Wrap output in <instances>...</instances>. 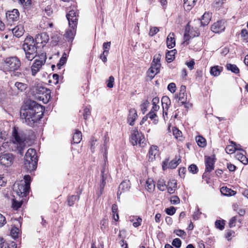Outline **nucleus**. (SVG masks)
<instances>
[{
  "label": "nucleus",
  "mask_w": 248,
  "mask_h": 248,
  "mask_svg": "<svg viewBox=\"0 0 248 248\" xmlns=\"http://www.w3.org/2000/svg\"><path fill=\"white\" fill-rule=\"evenodd\" d=\"M222 67L219 66H215L211 67L210 70V73L214 76H218L219 75L221 72L222 71Z\"/></svg>",
  "instance_id": "obj_30"
},
{
  "label": "nucleus",
  "mask_w": 248,
  "mask_h": 248,
  "mask_svg": "<svg viewBox=\"0 0 248 248\" xmlns=\"http://www.w3.org/2000/svg\"><path fill=\"white\" fill-rule=\"evenodd\" d=\"M15 160L13 154L8 153H0V164L5 167L11 166Z\"/></svg>",
  "instance_id": "obj_9"
},
{
  "label": "nucleus",
  "mask_w": 248,
  "mask_h": 248,
  "mask_svg": "<svg viewBox=\"0 0 248 248\" xmlns=\"http://www.w3.org/2000/svg\"><path fill=\"white\" fill-rule=\"evenodd\" d=\"M44 64L35 59L34 62L31 66V74L34 76L40 71L42 66Z\"/></svg>",
  "instance_id": "obj_17"
},
{
  "label": "nucleus",
  "mask_w": 248,
  "mask_h": 248,
  "mask_svg": "<svg viewBox=\"0 0 248 248\" xmlns=\"http://www.w3.org/2000/svg\"><path fill=\"white\" fill-rule=\"evenodd\" d=\"M186 92V87L185 85H182L180 87L179 93L175 95V98L178 100V101H181L182 104H184L185 102V97L186 96L185 93Z\"/></svg>",
  "instance_id": "obj_16"
},
{
  "label": "nucleus",
  "mask_w": 248,
  "mask_h": 248,
  "mask_svg": "<svg viewBox=\"0 0 248 248\" xmlns=\"http://www.w3.org/2000/svg\"><path fill=\"white\" fill-rule=\"evenodd\" d=\"M161 55L160 54H155L154 57L152 62L160 63Z\"/></svg>",
  "instance_id": "obj_63"
},
{
  "label": "nucleus",
  "mask_w": 248,
  "mask_h": 248,
  "mask_svg": "<svg viewBox=\"0 0 248 248\" xmlns=\"http://www.w3.org/2000/svg\"><path fill=\"white\" fill-rule=\"evenodd\" d=\"M79 198V196L72 195L68 198V203L69 206L74 205L75 202L78 200Z\"/></svg>",
  "instance_id": "obj_43"
},
{
  "label": "nucleus",
  "mask_w": 248,
  "mask_h": 248,
  "mask_svg": "<svg viewBox=\"0 0 248 248\" xmlns=\"http://www.w3.org/2000/svg\"><path fill=\"white\" fill-rule=\"evenodd\" d=\"M236 219L235 217H232L230 220L229 226L230 228L235 226L236 224Z\"/></svg>",
  "instance_id": "obj_62"
},
{
  "label": "nucleus",
  "mask_w": 248,
  "mask_h": 248,
  "mask_svg": "<svg viewBox=\"0 0 248 248\" xmlns=\"http://www.w3.org/2000/svg\"><path fill=\"white\" fill-rule=\"evenodd\" d=\"M108 222L107 219L103 218L100 221V228L103 231H104L108 226Z\"/></svg>",
  "instance_id": "obj_46"
},
{
  "label": "nucleus",
  "mask_w": 248,
  "mask_h": 248,
  "mask_svg": "<svg viewBox=\"0 0 248 248\" xmlns=\"http://www.w3.org/2000/svg\"><path fill=\"white\" fill-rule=\"evenodd\" d=\"M21 66L20 60L16 56L10 57L4 60V68L8 71H15Z\"/></svg>",
  "instance_id": "obj_7"
},
{
  "label": "nucleus",
  "mask_w": 248,
  "mask_h": 248,
  "mask_svg": "<svg viewBox=\"0 0 248 248\" xmlns=\"http://www.w3.org/2000/svg\"><path fill=\"white\" fill-rule=\"evenodd\" d=\"M211 14L209 13H205L202 16L201 19V24L203 26L207 25L211 19Z\"/></svg>",
  "instance_id": "obj_26"
},
{
  "label": "nucleus",
  "mask_w": 248,
  "mask_h": 248,
  "mask_svg": "<svg viewBox=\"0 0 248 248\" xmlns=\"http://www.w3.org/2000/svg\"><path fill=\"white\" fill-rule=\"evenodd\" d=\"M221 192L226 196H232L235 194L236 192L227 187H222L220 189Z\"/></svg>",
  "instance_id": "obj_31"
},
{
  "label": "nucleus",
  "mask_w": 248,
  "mask_h": 248,
  "mask_svg": "<svg viewBox=\"0 0 248 248\" xmlns=\"http://www.w3.org/2000/svg\"><path fill=\"white\" fill-rule=\"evenodd\" d=\"M168 89L171 93H174L176 91V85L174 83H170L168 86Z\"/></svg>",
  "instance_id": "obj_56"
},
{
  "label": "nucleus",
  "mask_w": 248,
  "mask_h": 248,
  "mask_svg": "<svg viewBox=\"0 0 248 248\" xmlns=\"http://www.w3.org/2000/svg\"><path fill=\"white\" fill-rule=\"evenodd\" d=\"M196 140L198 145L202 147L206 146V140L202 136H198L196 138Z\"/></svg>",
  "instance_id": "obj_39"
},
{
  "label": "nucleus",
  "mask_w": 248,
  "mask_h": 248,
  "mask_svg": "<svg viewBox=\"0 0 248 248\" xmlns=\"http://www.w3.org/2000/svg\"><path fill=\"white\" fill-rule=\"evenodd\" d=\"M165 211L168 215L172 216L175 213L176 209L173 206H171L170 208H166Z\"/></svg>",
  "instance_id": "obj_53"
},
{
  "label": "nucleus",
  "mask_w": 248,
  "mask_h": 248,
  "mask_svg": "<svg viewBox=\"0 0 248 248\" xmlns=\"http://www.w3.org/2000/svg\"><path fill=\"white\" fill-rule=\"evenodd\" d=\"M15 86L20 92H24L27 89L28 85L20 82H16Z\"/></svg>",
  "instance_id": "obj_33"
},
{
  "label": "nucleus",
  "mask_w": 248,
  "mask_h": 248,
  "mask_svg": "<svg viewBox=\"0 0 248 248\" xmlns=\"http://www.w3.org/2000/svg\"><path fill=\"white\" fill-rule=\"evenodd\" d=\"M138 117L137 111L134 108H130L127 116V121L129 125L132 126Z\"/></svg>",
  "instance_id": "obj_13"
},
{
  "label": "nucleus",
  "mask_w": 248,
  "mask_h": 248,
  "mask_svg": "<svg viewBox=\"0 0 248 248\" xmlns=\"http://www.w3.org/2000/svg\"><path fill=\"white\" fill-rule=\"evenodd\" d=\"M82 139V134L80 131H76L73 137L74 143H78Z\"/></svg>",
  "instance_id": "obj_32"
},
{
  "label": "nucleus",
  "mask_w": 248,
  "mask_h": 248,
  "mask_svg": "<svg viewBox=\"0 0 248 248\" xmlns=\"http://www.w3.org/2000/svg\"><path fill=\"white\" fill-rule=\"evenodd\" d=\"M24 180L16 182L14 185V190L17 195L21 197H24L29 193L30 188L31 176L26 175L24 177Z\"/></svg>",
  "instance_id": "obj_5"
},
{
  "label": "nucleus",
  "mask_w": 248,
  "mask_h": 248,
  "mask_svg": "<svg viewBox=\"0 0 248 248\" xmlns=\"http://www.w3.org/2000/svg\"><path fill=\"white\" fill-rule=\"evenodd\" d=\"M225 29V22L222 20L217 21L212 26L211 29L215 33H219L224 31Z\"/></svg>",
  "instance_id": "obj_11"
},
{
  "label": "nucleus",
  "mask_w": 248,
  "mask_h": 248,
  "mask_svg": "<svg viewBox=\"0 0 248 248\" xmlns=\"http://www.w3.org/2000/svg\"><path fill=\"white\" fill-rule=\"evenodd\" d=\"M173 134L176 138H178V137H180L181 136L182 132L178 129L175 128V129L173 130Z\"/></svg>",
  "instance_id": "obj_64"
},
{
  "label": "nucleus",
  "mask_w": 248,
  "mask_h": 248,
  "mask_svg": "<svg viewBox=\"0 0 248 248\" xmlns=\"http://www.w3.org/2000/svg\"><path fill=\"white\" fill-rule=\"evenodd\" d=\"M159 101L158 97H155L152 99L153 107L151 109L153 111H157L159 109V106L157 105Z\"/></svg>",
  "instance_id": "obj_41"
},
{
  "label": "nucleus",
  "mask_w": 248,
  "mask_h": 248,
  "mask_svg": "<svg viewBox=\"0 0 248 248\" xmlns=\"http://www.w3.org/2000/svg\"><path fill=\"white\" fill-rule=\"evenodd\" d=\"M110 42H108L106 43H104L103 45V48L104 49V51H107V52L108 53L109 50L110 48Z\"/></svg>",
  "instance_id": "obj_60"
},
{
  "label": "nucleus",
  "mask_w": 248,
  "mask_h": 248,
  "mask_svg": "<svg viewBox=\"0 0 248 248\" xmlns=\"http://www.w3.org/2000/svg\"><path fill=\"white\" fill-rule=\"evenodd\" d=\"M24 31V27L21 25L16 26L12 30V32L14 35L16 37H20L22 36Z\"/></svg>",
  "instance_id": "obj_18"
},
{
  "label": "nucleus",
  "mask_w": 248,
  "mask_h": 248,
  "mask_svg": "<svg viewBox=\"0 0 248 248\" xmlns=\"http://www.w3.org/2000/svg\"><path fill=\"white\" fill-rule=\"evenodd\" d=\"M174 50H175L169 51L166 53V59L167 61L168 62H171L174 59V58H175V57H174L175 52H174Z\"/></svg>",
  "instance_id": "obj_38"
},
{
  "label": "nucleus",
  "mask_w": 248,
  "mask_h": 248,
  "mask_svg": "<svg viewBox=\"0 0 248 248\" xmlns=\"http://www.w3.org/2000/svg\"><path fill=\"white\" fill-rule=\"evenodd\" d=\"M215 226L216 228L222 230L224 228V223L223 221L217 220L215 222Z\"/></svg>",
  "instance_id": "obj_52"
},
{
  "label": "nucleus",
  "mask_w": 248,
  "mask_h": 248,
  "mask_svg": "<svg viewBox=\"0 0 248 248\" xmlns=\"http://www.w3.org/2000/svg\"><path fill=\"white\" fill-rule=\"evenodd\" d=\"M37 161L36 151L33 149H29L25 154V168L29 171H32L37 168Z\"/></svg>",
  "instance_id": "obj_6"
},
{
  "label": "nucleus",
  "mask_w": 248,
  "mask_h": 248,
  "mask_svg": "<svg viewBox=\"0 0 248 248\" xmlns=\"http://www.w3.org/2000/svg\"><path fill=\"white\" fill-rule=\"evenodd\" d=\"M13 136L15 140H10L3 143L0 147V150L2 151L3 148L7 150L17 151L18 154L22 155L25 147L26 137L22 133H18L16 127L14 128Z\"/></svg>",
  "instance_id": "obj_2"
},
{
  "label": "nucleus",
  "mask_w": 248,
  "mask_h": 248,
  "mask_svg": "<svg viewBox=\"0 0 248 248\" xmlns=\"http://www.w3.org/2000/svg\"><path fill=\"white\" fill-rule=\"evenodd\" d=\"M188 170L192 172L193 174L196 173L198 172V168L197 166L195 164H191L190 165L188 168Z\"/></svg>",
  "instance_id": "obj_50"
},
{
  "label": "nucleus",
  "mask_w": 248,
  "mask_h": 248,
  "mask_svg": "<svg viewBox=\"0 0 248 248\" xmlns=\"http://www.w3.org/2000/svg\"><path fill=\"white\" fill-rule=\"evenodd\" d=\"M145 139L141 133H139L138 129L135 128L131 132L130 142L133 145L139 144L140 146H144Z\"/></svg>",
  "instance_id": "obj_8"
},
{
  "label": "nucleus",
  "mask_w": 248,
  "mask_h": 248,
  "mask_svg": "<svg viewBox=\"0 0 248 248\" xmlns=\"http://www.w3.org/2000/svg\"><path fill=\"white\" fill-rule=\"evenodd\" d=\"M157 188L161 191H164L167 188V185L165 184V181L163 179H159L158 180L157 184Z\"/></svg>",
  "instance_id": "obj_36"
},
{
  "label": "nucleus",
  "mask_w": 248,
  "mask_h": 248,
  "mask_svg": "<svg viewBox=\"0 0 248 248\" xmlns=\"http://www.w3.org/2000/svg\"><path fill=\"white\" fill-rule=\"evenodd\" d=\"M181 241L179 238H175L173 240L172 245L176 248H179L181 246Z\"/></svg>",
  "instance_id": "obj_48"
},
{
  "label": "nucleus",
  "mask_w": 248,
  "mask_h": 248,
  "mask_svg": "<svg viewBox=\"0 0 248 248\" xmlns=\"http://www.w3.org/2000/svg\"><path fill=\"white\" fill-rule=\"evenodd\" d=\"M83 115L85 120H87L89 118L90 116L91 115V112L89 108L87 107L84 108Z\"/></svg>",
  "instance_id": "obj_49"
},
{
  "label": "nucleus",
  "mask_w": 248,
  "mask_h": 248,
  "mask_svg": "<svg viewBox=\"0 0 248 248\" xmlns=\"http://www.w3.org/2000/svg\"><path fill=\"white\" fill-rule=\"evenodd\" d=\"M78 15L74 10L70 11L66 15L69 27L66 31L64 36L69 42H72L73 41L76 33V29L78 20Z\"/></svg>",
  "instance_id": "obj_3"
},
{
  "label": "nucleus",
  "mask_w": 248,
  "mask_h": 248,
  "mask_svg": "<svg viewBox=\"0 0 248 248\" xmlns=\"http://www.w3.org/2000/svg\"><path fill=\"white\" fill-rule=\"evenodd\" d=\"M231 143L232 144L228 145L225 149V151L228 154H232L236 150H239V148H237V144L234 142L232 141Z\"/></svg>",
  "instance_id": "obj_25"
},
{
  "label": "nucleus",
  "mask_w": 248,
  "mask_h": 248,
  "mask_svg": "<svg viewBox=\"0 0 248 248\" xmlns=\"http://www.w3.org/2000/svg\"><path fill=\"white\" fill-rule=\"evenodd\" d=\"M19 14L17 9H14L12 11H8L6 13L7 19L9 21H16L19 18Z\"/></svg>",
  "instance_id": "obj_14"
},
{
  "label": "nucleus",
  "mask_w": 248,
  "mask_h": 248,
  "mask_svg": "<svg viewBox=\"0 0 248 248\" xmlns=\"http://www.w3.org/2000/svg\"><path fill=\"white\" fill-rule=\"evenodd\" d=\"M170 202L171 204H177L180 202V199L177 196H173L171 197Z\"/></svg>",
  "instance_id": "obj_51"
},
{
  "label": "nucleus",
  "mask_w": 248,
  "mask_h": 248,
  "mask_svg": "<svg viewBox=\"0 0 248 248\" xmlns=\"http://www.w3.org/2000/svg\"><path fill=\"white\" fill-rule=\"evenodd\" d=\"M184 7L187 10H190L195 5L197 0H184Z\"/></svg>",
  "instance_id": "obj_29"
},
{
  "label": "nucleus",
  "mask_w": 248,
  "mask_h": 248,
  "mask_svg": "<svg viewBox=\"0 0 248 248\" xmlns=\"http://www.w3.org/2000/svg\"><path fill=\"white\" fill-rule=\"evenodd\" d=\"M22 48L25 54V59L28 61H31L36 56L37 47L33 37H27L25 39Z\"/></svg>",
  "instance_id": "obj_4"
},
{
  "label": "nucleus",
  "mask_w": 248,
  "mask_h": 248,
  "mask_svg": "<svg viewBox=\"0 0 248 248\" xmlns=\"http://www.w3.org/2000/svg\"><path fill=\"white\" fill-rule=\"evenodd\" d=\"M47 89L41 86H37L35 89V93L38 94H44Z\"/></svg>",
  "instance_id": "obj_44"
},
{
  "label": "nucleus",
  "mask_w": 248,
  "mask_h": 248,
  "mask_svg": "<svg viewBox=\"0 0 248 248\" xmlns=\"http://www.w3.org/2000/svg\"><path fill=\"white\" fill-rule=\"evenodd\" d=\"M160 67V63L152 62V65L150 69V71L151 73L155 74V75L154 76H151L152 78H153L155 75L157 74L159 72Z\"/></svg>",
  "instance_id": "obj_24"
},
{
  "label": "nucleus",
  "mask_w": 248,
  "mask_h": 248,
  "mask_svg": "<svg viewBox=\"0 0 248 248\" xmlns=\"http://www.w3.org/2000/svg\"><path fill=\"white\" fill-rule=\"evenodd\" d=\"M108 53L107 51H104L103 53L100 56V58L104 62H106L107 61V57L108 55Z\"/></svg>",
  "instance_id": "obj_59"
},
{
  "label": "nucleus",
  "mask_w": 248,
  "mask_h": 248,
  "mask_svg": "<svg viewBox=\"0 0 248 248\" xmlns=\"http://www.w3.org/2000/svg\"><path fill=\"white\" fill-rule=\"evenodd\" d=\"M162 108L163 109V114L165 113L164 110L167 111L170 105V98L166 96H164L161 99Z\"/></svg>",
  "instance_id": "obj_23"
},
{
  "label": "nucleus",
  "mask_w": 248,
  "mask_h": 248,
  "mask_svg": "<svg viewBox=\"0 0 248 248\" xmlns=\"http://www.w3.org/2000/svg\"><path fill=\"white\" fill-rule=\"evenodd\" d=\"M181 162L180 157L176 156L169 163L168 167L171 169H175Z\"/></svg>",
  "instance_id": "obj_27"
},
{
  "label": "nucleus",
  "mask_w": 248,
  "mask_h": 248,
  "mask_svg": "<svg viewBox=\"0 0 248 248\" xmlns=\"http://www.w3.org/2000/svg\"><path fill=\"white\" fill-rule=\"evenodd\" d=\"M177 182L174 179L170 180L167 185V189L168 191L170 194H172L174 192V191L176 188Z\"/></svg>",
  "instance_id": "obj_21"
},
{
  "label": "nucleus",
  "mask_w": 248,
  "mask_h": 248,
  "mask_svg": "<svg viewBox=\"0 0 248 248\" xmlns=\"http://www.w3.org/2000/svg\"><path fill=\"white\" fill-rule=\"evenodd\" d=\"M226 67L227 70L235 74H238L239 73V69L235 64L228 63L226 64Z\"/></svg>",
  "instance_id": "obj_35"
},
{
  "label": "nucleus",
  "mask_w": 248,
  "mask_h": 248,
  "mask_svg": "<svg viewBox=\"0 0 248 248\" xmlns=\"http://www.w3.org/2000/svg\"><path fill=\"white\" fill-rule=\"evenodd\" d=\"M150 103L148 100H145L141 105L140 108L143 113H144L147 110V108L149 106Z\"/></svg>",
  "instance_id": "obj_45"
},
{
  "label": "nucleus",
  "mask_w": 248,
  "mask_h": 248,
  "mask_svg": "<svg viewBox=\"0 0 248 248\" xmlns=\"http://www.w3.org/2000/svg\"><path fill=\"white\" fill-rule=\"evenodd\" d=\"M205 172H211L214 169L216 158L214 156H205Z\"/></svg>",
  "instance_id": "obj_10"
},
{
  "label": "nucleus",
  "mask_w": 248,
  "mask_h": 248,
  "mask_svg": "<svg viewBox=\"0 0 248 248\" xmlns=\"http://www.w3.org/2000/svg\"><path fill=\"white\" fill-rule=\"evenodd\" d=\"M18 233V229L17 228L12 229L11 231V235L14 238H16L17 237Z\"/></svg>",
  "instance_id": "obj_61"
},
{
  "label": "nucleus",
  "mask_w": 248,
  "mask_h": 248,
  "mask_svg": "<svg viewBox=\"0 0 248 248\" xmlns=\"http://www.w3.org/2000/svg\"><path fill=\"white\" fill-rule=\"evenodd\" d=\"M22 204V202H18L16 200H14L13 202V207L16 210H17L19 208Z\"/></svg>",
  "instance_id": "obj_55"
},
{
  "label": "nucleus",
  "mask_w": 248,
  "mask_h": 248,
  "mask_svg": "<svg viewBox=\"0 0 248 248\" xmlns=\"http://www.w3.org/2000/svg\"><path fill=\"white\" fill-rule=\"evenodd\" d=\"M35 58L36 60H38V61L45 64L46 59V54L45 53H42L40 54H36V56Z\"/></svg>",
  "instance_id": "obj_40"
},
{
  "label": "nucleus",
  "mask_w": 248,
  "mask_h": 248,
  "mask_svg": "<svg viewBox=\"0 0 248 248\" xmlns=\"http://www.w3.org/2000/svg\"><path fill=\"white\" fill-rule=\"evenodd\" d=\"M129 188L128 182H123L121 183L119 186V190L118 191V194H121L122 191H124L125 190H128Z\"/></svg>",
  "instance_id": "obj_34"
},
{
  "label": "nucleus",
  "mask_w": 248,
  "mask_h": 248,
  "mask_svg": "<svg viewBox=\"0 0 248 248\" xmlns=\"http://www.w3.org/2000/svg\"><path fill=\"white\" fill-rule=\"evenodd\" d=\"M159 31V28L157 27H153L151 28L149 35L151 36H153L155 34H156Z\"/></svg>",
  "instance_id": "obj_54"
},
{
  "label": "nucleus",
  "mask_w": 248,
  "mask_h": 248,
  "mask_svg": "<svg viewBox=\"0 0 248 248\" xmlns=\"http://www.w3.org/2000/svg\"><path fill=\"white\" fill-rule=\"evenodd\" d=\"M49 35L46 32H42L36 35L35 42L37 44H46L49 41Z\"/></svg>",
  "instance_id": "obj_15"
},
{
  "label": "nucleus",
  "mask_w": 248,
  "mask_h": 248,
  "mask_svg": "<svg viewBox=\"0 0 248 248\" xmlns=\"http://www.w3.org/2000/svg\"><path fill=\"white\" fill-rule=\"evenodd\" d=\"M44 108L35 101H29L23 106L20 111V117L24 123L33 126L40 120L43 114Z\"/></svg>",
  "instance_id": "obj_1"
},
{
  "label": "nucleus",
  "mask_w": 248,
  "mask_h": 248,
  "mask_svg": "<svg viewBox=\"0 0 248 248\" xmlns=\"http://www.w3.org/2000/svg\"><path fill=\"white\" fill-rule=\"evenodd\" d=\"M155 111H153L151 109V111H150V112L147 114L148 118H149L151 120H153V123L155 124H156L158 122V120L155 119V118L157 117V116L155 113Z\"/></svg>",
  "instance_id": "obj_42"
},
{
  "label": "nucleus",
  "mask_w": 248,
  "mask_h": 248,
  "mask_svg": "<svg viewBox=\"0 0 248 248\" xmlns=\"http://www.w3.org/2000/svg\"><path fill=\"white\" fill-rule=\"evenodd\" d=\"M226 167L227 169L229 170V171L231 172L234 171L236 169V167L234 165L231 163H227Z\"/></svg>",
  "instance_id": "obj_58"
},
{
  "label": "nucleus",
  "mask_w": 248,
  "mask_h": 248,
  "mask_svg": "<svg viewBox=\"0 0 248 248\" xmlns=\"http://www.w3.org/2000/svg\"><path fill=\"white\" fill-rule=\"evenodd\" d=\"M236 158L243 164L246 165L248 163V158L242 153H237L236 155Z\"/></svg>",
  "instance_id": "obj_37"
},
{
  "label": "nucleus",
  "mask_w": 248,
  "mask_h": 248,
  "mask_svg": "<svg viewBox=\"0 0 248 248\" xmlns=\"http://www.w3.org/2000/svg\"><path fill=\"white\" fill-rule=\"evenodd\" d=\"M145 188L150 192L154 190L155 188V185L152 179H148L147 180L146 182Z\"/></svg>",
  "instance_id": "obj_28"
},
{
  "label": "nucleus",
  "mask_w": 248,
  "mask_h": 248,
  "mask_svg": "<svg viewBox=\"0 0 248 248\" xmlns=\"http://www.w3.org/2000/svg\"><path fill=\"white\" fill-rule=\"evenodd\" d=\"M19 1L24 6L26 7H29L31 5V0H19Z\"/></svg>",
  "instance_id": "obj_57"
},
{
  "label": "nucleus",
  "mask_w": 248,
  "mask_h": 248,
  "mask_svg": "<svg viewBox=\"0 0 248 248\" xmlns=\"http://www.w3.org/2000/svg\"><path fill=\"white\" fill-rule=\"evenodd\" d=\"M107 87L109 88H111L113 87V83L114 82V78L113 76H111L109 77L107 81Z\"/></svg>",
  "instance_id": "obj_47"
},
{
  "label": "nucleus",
  "mask_w": 248,
  "mask_h": 248,
  "mask_svg": "<svg viewBox=\"0 0 248 248\" xmlns=\"http://www.w3.org/2000/svg\"><path fill=\"white\" fill-rule=\"evenodd\" d=\"M158 153V147L155 145H153L151 146L149 153V158L150 161H153L155 159V155Z\"/></svg>",
  "instance_id": "obj_20"
},
{
  "label": "nucleus",
  "mask_w": 248,
  "mask_h": 248,
  "mask_svg": "<svg viewBox=\"0 0 248 248\" xmlns=\"http://www.w3.org/2000/svg\"><path fill=\"white\" fill-rule=\"evenodd\" d=\"M101 180L100 184V188L103 190L105 186L106 185V180L108 177V169L106 167V164L102 166L101 170Z\"/></svg>",
  "instance_id": "obj_12"
},
{
  "label": "nucleus",
  "mask_w": 248,
  "mask_h": 248,
  "mask_svg": "<svg viewBox=\"0 0 248 248\" xmlns=\"http://www.w3.org/2000/svg\"><path fill=\"white\" fill-rule=\"evenodd\" d=\"M167 46L169 48H172L175 46V40L174 38V34L170 32L167 38Z\"/></svg>",
  "instance_id": "obj_19"
},
{
  "label": "nucleus",
  "mask_w": 248,
  "mask_h": 248,
  "mask_svg": "<svg viewBox=\"0 0 248 248\" xmlns=\"http://www.w3.org/2000/svg\"><path fill=\"white\" fill-rule=\"evenodd\" d=\"M200 35V32L197 31L195 33L193 34L192 31H189L188 30L187 28H186L185 33L184 34V39L186 42L189 40L190 38H193L195 36H198Z\"/></svg>",
  "instance_id": "obj_22"
}]
</instances>
